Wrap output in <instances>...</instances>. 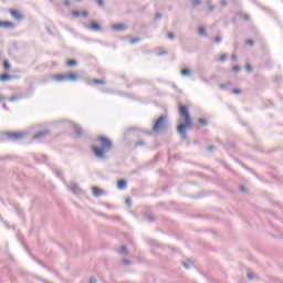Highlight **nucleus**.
I'll return each instance as SVG.
<instances>
[{"instance_id":"obj_29","label":"nucleus","mask_w":283,"mask_h":283,"mask_svg":"<svg viewBox=\"0 0 283 283\" xmlns=\"http://www.w3.org/2000/svg\"><path fill=\"white\" fill-rule=\"evenodd\" d=\"M126 205H132V199L130 198L126 199Z\"/></svg>"},{"instance_id":"obj_26","label":"nucleus","mask_w":283,"mask_h":283,"mask_svg":"<svg viewBox=\"0 0 283 283\" xmlns=\"http://www.w3.org/2000/svg\"><path fill=\"white\" fill-rule=\"evenodd\" d=\"M232 70H233V72H238V71L240 70V66L234 65V66L232 67Z\"/></svg>"},{"instance_id":"obj_6","label":"nucleus","mask_w":283,"mask_h":283,"mask_svg":"<svg viewBox=\"0 0 283 283\" xmlns=\"http://www.w3.org/2000/svg\"><path fill=\"white\" fill-rule=\"evenodd\" d=\"M112 30H115V32H123V31L127 30V25L126 24H113Z\"/></svg>"},{"instance_id":"obj_36","label":"nucleus","mask_w":283,"mask_h":283,"mask_svg":"<svg viewBox=\"0 0 283 283\" xmlns=\"http://www.w3.org/2000/svg\"><path fill=\"white\" fill-rule=\"evenodd\" d=\"M221 6H227V1H221Z\"/></svg>"},{"instance_id":"obj_17","label":"nucleus","mask_w":283,"mask_h":283,"mask_svg":"<svg viewBox=\"0 0 283 283\" xmlns=\"http://www.w3.org/2000/svg\"><path fill=\"white\" fill-rule=\"evenodd\" d=\"M46 135H48V132L42 130V132L38 133V134L34 136V138H43V136H46Z\"/></svg>"},{"instance_id":"obj_30","label":"nucleus","mask_w":283,"mask_h":283,"mask_svg":"<svg viewBox=\"0 0 283 283\" xmlns=\"http://www.w3.org/2000/svg\"><path fill=\"white\" fill-rule=\"evenodd\" d=\"M98 6H104L103 0H97Z\"/></svg>"},{"instance_id":"obj_1","label":"nucleus","mask_w":283,"mask_h":283,"mask_svg":"<svg viewBox=\"0 0 283 283\" xmlns=\"http://www.w3.org/2000/svg\"><path fill=\"white\" fill-rule=\"evenodd\" d=\"M179 116L185 120L177 126V132L186 138L187 129H191L193 127V120L191 119V115H189V107L181 105L179 106Z\"/></svg>"},{"instance_id":"obj_5","label":"nucleus","mask_w":283,"mask_h":283,"mask_svg":"<svg viewBox=\"0 0 283 283\" xmlns=\"http://www.w3.org/2000/svg\"><path fill=\"white\" fill-rule=\"evenodd\" d=\"M0 28H7L8 30H14V28H17V24H14L11 21H0Z\"/></svg>"},{"instance_id":"obj_8","label":"nucleus","mask_w":283,"mask_h":283,"mask_svg":"<svg viewBox=\"0 0 283 283\" xmlns=\"http://www.w3.org/2000/svg\"><path fill=\"white\" fill-rule=\"evenodd\" d=\"M92 191H93V196H95V198H101V196L103 195V191L98 187H93Z\"/></svg>"},{"instance_id":"obj_31","label":"nucleus","mask_w":283,"mask_h":283,"mask_svg":"<svg viewBox=\"0 0 283 283\" xmlns=\"http://www.w3.org/2000/svg\"><path fill=\"white\" fill-rule=\"evenodd\" d=\"M2 101H6V97L3 95H0V103H2Z\"/></svg>"},{"instance_id":"obj_20","label":"nucleus","mask_w":283,"mask_h":283,"mask_svg":"<svg viewBox=\"0 0 283 283\" xmlns=\"http://www.w3.org/2000/svg\"><path fill=\"white\" fill-rule=\"evenodd\" d=\"M3 67L4 70H10V62L8 60L3 62Z\"/></svg>"},{"instance_id":"obj_39","label":"nucleus","mask_w":283,"mask_h":283,"mask_svg":"<svg viewBox=\"0 0 283 283\" xmlns=\"http://www.w3.org/2000/svg\"><path fill=\"white\" fill-rule=\"evenodd\" d=\"M212 10H213V7H210V8H209V12H212Z\"/></svg>"},{"instance_id":"obj_24","label":"nucleus","mask_w":283,"mask_h":283,"mask_svg":"<svg viewBox=\"0 0 283 283\" xmlns=\"http://www.w3.org/2000/svg\"><path fill=\"white\" fill-rule=\"evenodd\" d=\"M193 6H200V0H192Z\"/></svg>"},{"instance_id":"obj_43","label":"nucleus","mask_w":283,"mask_h":283,"mask_svg":"<svg viewBox=\"0 0 283 283\" xmlns=\"http://www.w3.org/2000/svg\"><path fill=\"white\" fill-rule=\"evenodd\" d=\"M245 19H249V15H247Z\"/></svg>"},{"instance_id":"obj_27","label":"nucleus","mask_w":283,"mask_h":283,"mask_svg":"<svg viewBox=\"0 0 283 283\" xmlns=\"http://www.w3.org/2000/svg\"><path fill=\"white\" fill-rule=\"evenodd\" d=\"M72 191H74V193H76V191H78V188L76 186H73Z\"/></svg>"},{"instance_id":"obj_15","label":"nucleus","mask_w":283,"mask_h":283,"mask_svg":"<svg viewBox=\"0 0 283 283\" xmlns=\"http://www.w3.org/2000/svg\"><path fill=\"white\" fill-rule=\"evenodd\" d=\"M66 65H67V67H75V65H77V62H76V60H69L66 62Z\"/></svg>"},{"instance_id":"obj_28","label":"nucleus","mask_w":283,"mask_h":283,"mask_svg":"<svg viewBox=\"0 0 283 283\" xmlns=\"http://www.w3.org/2000/svg\"><path fill=\"white\" fill-rule=\"evenodd\" d=\"M248 45H253V40H247Z\"/></svg>"},{"instance_id":"obj_33","label":"nucleus","mask_w":283,"mask_h":283,"mask_svg":"<svg viewBox=\"0 0 283 283\" xmlns=\"http://www.w3.org/2000/svg\"><path fill=\"white\" fill-rule=\"evenodd\" d=\"M64 4L67 7V8H70V2L66 0V1H64Z\"/></svg>"},{"instance_id":"obj_16","label":"nucleus","mask_w":283,"mask_h":283,"mask_svg":"<svg viewBox=\"0 0 283 283\" xmlns=\"http://www.w3.org/2000/svg\"><path fill=\"white\" fill-rule=\"evenodd\" d=\"M11 76L9 74H3L0 75V81L6 82V81H10Z\"/></svg>"},{"instance_id":"obj_4","label":"nucleus","mask_w":283,"mask_h":283,"mask_svg":"<svg viewBox=\"0 0 283 283\" xmlns=\"http://www.w3.org/2000/svg\"><path fill=\"white\" fill-rule=\"evenodd\" d=\"M165 127V117L160 116L153 126V132H160Z\"/></svg>"},{"instance_id":"obj_25","label":"nucleus","mask_w":283,"mask_h":283,"mask_svg":"<svg viewBox=\"0 0 283 283\" xmlns=\"http://www.w3.org/2000/svg\"><path fill=\"white\" fill-rule=\"evenodd\" d=\"M214 41H216V43H221V41H222V38H220V36H217V38L214 39Z\"/></svg>"},{"instance_id":"obj_14","label":"nucleus","mask_w":283,"mask_h":283,"mask_svg":"<svg viewBox=\"0 0 283 283\" xmlns=\"http://www.w3.org/2000/svg\"><path fill=\"white\" fill-rule=\"evenodd\" d=\"M198 33L201 34L202 36H207V29L205 27H199Z\"/></svg>"},{"instance_id":"obj_19","label":"nucleus","mask_w":283,"mask_h":283,"mask_svg":"<svg viewBox=\"0 0 283 283\" xmlns=\"http://www.w3.org/2000/svg\"><path fill=\"white\" fill-rule=\"evenodd\" d=\"M139 41H140V38H132L130 40H129V42L134 45V44H136V43H139Z\"/></svg>"},{"instance_id":"obj_12","label":"nucleus","mask_w":283,"mask_h":283,"mask_svg":"<svg viewBox=\"0 0 283 283\" xmlns=\"http://www.w3.org/2000/svg\"><path fill=\"white\" fill-rule=\"evenodd\" d=\"M117 187H118V189H126L127 188V181H125L124 179L119 180L117 182Z\"/></svg>"},{"instance_id":"obj_34","label":"nucleus","mask_w":283,"mask_h":283,"mask_svg":"<svg viewBox=\"0 0 283 283\" xmlns=\"http://www.w3.org/2000/svg\"><path fill=\"white\" fill-rule=\"evenodd\" d=\"M168 38H169V39H174V33H169V34H168Z\"/></svg>"},{"instance_id":"obj_37","label":"nucleus","mask_w":283,"mask_h":283,"mask_svg":"<svg viewBox=\"0 0 283 283\" xmlns=\"http://www.w3.org/2000/svg\"><path fill=\"white\" fill-rule=\"evenodd\" d=\"M232 59L235 61L238 59V56L237 55H232Z\"/></svg>"},{"instance_id":"obj_9","label":"nucleus","mask_w":283,"mask_h":283,"mask_svg":"<svg viewBox=\"0 0 283 283\" xmlns=\"http://www.w3.org/2000/svg\"><path fill=\"white\" fill-rule=\"evenodd\" d=\"M91 30H94V32H101V24H98V22H92Z\"/></svg>"},{"instance_id":"obj_13","label":"nucleus","mask_w":283,"mask_h":283,"mask_svg":"<svg viewBox=\"0 0 283 283\" xmlns=\"http://www.w3.org/2000/svg\"><path fill=\"white\" fill-rule=\"evenodd\" d=\"M91 83H93V85H105V80H92Z\"/></svg>"},{"instance_id":"obj_40","label":"nucleus","mask_w":283,"mask_h":283,"mask_svg":"<svg viewBox=\"0 0 283 283\" xmlns=\"http://www.w3.org/2000/svg\"><path fill=\"white\" fill-rule=\"evenodd\" d=\"M184 265L186 266V269H189V264L185 263Z\"/></svg>"},{"instance_id":"obj_41","label":"nucleus","mask_w":283,"mask_h":283,"mask_svg":"<svg viewBox=\"0 0 283 283\" xmlns=\"http://www.w3.org/2000/svg\"><path fill=\"white\" fill-rule=\"evenodd\" d=\"M245 189H244V187H241V191H244Z\"/></svg>"},{"instance_id":"obj_18","label":"nucleus","mask_w":283,"mask_h":283,"mask_svg":"<svg viewBox=\"0 0 283 283\" xmlns=\"http://www.w3.org/2000/svg\"><path fill=\"white\" fill-rule=\"evenodd\" d=\"M191 74V71H189V69H182L181 70V75L182 76H189Z\"/></svg>"},{"instance_id":"obj_23","label":"nucleus","mask_w":283,"mask_h":283,"mask_svg":"<svg viewBox=\"0 0 283 283\" xmlns=\"http://www.w3.org/2000/svg\"><path fill=\"white\" fill-rule=\"evenodd\" d=\"M200 125H207V119L199 118Z\"/></svg>"},{"instance_id":"obj_44","label":"nucleus","mask_w":283,"mask_h":283,"mask_svg":"<svg viewBox=\"0 0 283 283\" xmlns=\"http://www.w3.org/2000/svg\"><path fill=\"white\" fill-rule=\"evenodd\" d=\"M224 87V85H221V88Z\"/></svg>"},{"instance_id":"obj_21","label":"nucleus","mask_w":283,"mask_h":283,"mask_svg":"<svg viewBox=\"0 0 283 283\" xmlns=\"http://www.w3.org/2000/svg\"><path fill=\"white\" fill-rule=\"evenodd\" d=\"M219 61H221V63H224V61H227V54H221Z\"/></svg>"},{"instance_id":"obj_42","label":"nucleus","mask_w":283,"mask_h":283,"mask_svg":"<svg viewBox=\"0 0 283 283\" xmlns=\"http://www.w3.org/2000/svg\"><path fill=\"white\" fill-rule=\"evenodd\" d=\"M91 282H96V280H91Z\"/></svg>"},{"instance_id":"obj_22","label":"nucleus","mask_w":283,"mask_h":283,"mask_svg":"<svg viewBox=\"0 0 283 283\" xmlns=\"http://www.w3.org/2000/svg\"><path fill=\"white\" fill-rule=\"evenodd\" d=\"M232 93H234V94H242V90H240V88H234V90H232Z\"/></svg>"},{"instance_id":"obj_3","label":"nucleus","mask_w":283,"mask_h":283,"mask_svg":"<svg viewBox=\"0 0 283 283\" xmlns=\"http://www.w3.org/2000/svg\"><path fill=\"white\" fill-rule=\"evenodd\" d=\"M78 73H69V74H56L53 75V81L56 83H65V81H71L72 83H76L78 81Z\"/></svg>"},{"instance_id":"obj_45","label":"nucleus","mask_w":283,"mask_h":283,"mask_svg":"<svg viewBox=\"0 0 283 283\" xmlns=\"http://www.w3.org/2000/svg\"><path fill=\"white\" fill-rule=\"evenodd\" d=\"M76 1H81V0H76Z\"/></svg>"},{"instance_id":"obj_2","label":"nucleus","mask_w":283,"mask_h":283,"mask_svg":"<svg viewBox=\"0 0 283 283\" xmlns=\"http://www.w3.org/2000/svg\"><path fill=\"white\" fill-rule=\"evenodd\" d=\"M98 142L101 143L102 148L93 146V154H95L97 158H105V151H109V149H112V140L107 137H98Z\"/></svg>"},{"instance_id":"obj_11","label":"nucleus","mask_w":283,"mask_h":283,"mask_svg":"<svg viewBox=\"0 0 283 283\" xmlns=\"http://www.w3.org/2000/svg\"><path fill=\"white\" fill-rule=\"evenodd\" d=\"M72 14L73 17L78 18V17H87L88 13L87 11H82V13L81 11H73Z\"/></svg>"},{"instance_id":"obj_35","label":"nucleus","mask_w":283,"mask_h":283,"mask_svg":"<svg viewBox=\"0 0 283 283\" xmlns=\"http://www.w3.org/2000/svg\"><path fill=\"white\" fill-rule=\"evenodd\" d=\"M122 251H127V248L125 245L122 247Z\"/></svg>"},{"instance_id":"obj_38","label":"nucleus","mask_w":283,"mask_h":283,"mask_svg":"<svg viewBox=\"0 0 283 283\" xmlns=\"http://www.w3.org/2000/svg\"><path fill=\"white\" fill-rule=\"evenodd\" d=\"M248 277H249L250 280H253V276H251V274H248Z\"/></svg>"},{"instance_id":"obj_10","label":"nucleus","mask_w":283,"mask_h":283,"mask_svg":"<svg viewBox=\"0 0 283 283\" xmlns=\"http://www.w3.org/2000/svg\"><path fill=\"white\" fill-rule=\"evenodd\" d=\"M22 137H23V135H21V134H17V133H10L9 134V138L11 140H19V138H22Z\"/></svg>"},{"instance_id":"obj_32","label":"nucleus","mask_w":283,"mask_h":283,"mask_svg":"<svg viewBox=\"0 0 283 283\" xmlns=\"http://www.w3.org/2000/svg\"><path fill=\"white\" fill-rule=\"evenodd\" d=\"M245 67H247L248 72H251V70H252L251 65L248 64Z\"/></svg>"},{"instance_id":"obj_7","label":"nucleus","mask_w":283,"mask_h":283,"mask_svg":"<svg viewBox=\"0 0 283 283\" xmlns=\"http://www.w3.org/2000/svg\"><path fill=\"white\" fill-rule=\"evenodd\" d=\"M10 14L13 17V19H17L18 21H21L23 19V14L17 10H9Z\"/></svg>"}]
</instances>
